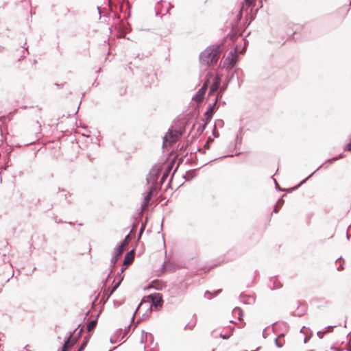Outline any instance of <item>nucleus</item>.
Instances as JSON below:
<instances>
[{
  "mask_svg": "<svg viewBox=\"0 0 351 351\" xmlns=\"http://www.w3.org/2000/svg\"><path fill=\"white\" fill-rule=\"evenodd\" d=\"M221 47L219 45H213L207 47L200 54V62L206 66L215 64L221 55Z\"/></svg>",
  "mask_w": 351,
  "mask_h": 351,
  "instance_id": "f257e3e1",
  "label": "nucleus"
},
{
  "mask_svg": "<svg viewBox=\"0 0 351 351\" xmlns=\"http://www.w3.org/2000/svg\"><path fill=\"white\" fill-rule=\"evenodd\" d=\"M162 302V297L159 293L150 295L141 302L137 308V313L146 310L148 313H151L152 306H154L156 308L160 307Z\"/></svg>",
  "mask_w": 351,
  "mask_h": 351,
  "instance_id": "f03ea898",
  "label": "nucleus"
},
{
  "mask_svg": "<svg viewBox=\"0 0 351 351\" xmlns=\"http://www.w3.org/2000/svg\"><path fill=\"white\" fill-rule=\"evenodd\" d=\"M182 133L177 130H170L164 137L163 145L170 146L172 143L176 142L181 136Z\"/></svg>",
  "mask_w": 351,
  "mask_h": 351,
  "instance_id": "7ed1b4c3",
  "label": "nucleus"
},
{
  "mask_svg": "<svg viewBox=\"0 0 351 351\" xmlns=\"http://www.w3.org/2000/svg\"><path fill=\"white\" fill-rule=\"evenodd\" d=\"M123 279V276H121V274L119 275V276L116 277L114 282L115 280H117L116 284L114 285V287L111 289H105L103 293L102 298H105L106 300H108L109 297L114 293V291L117 289V287L120 285L121 281Z\"/></svg>",
  "mask_w": 351,
  "mask_h": 351,
  "instance_id": "20e7f679",
  "label": "nucleus"
},
{
  "mask_svg": "<svg viewBox=\"0 0 351 351\" xmlns=\"http://www.w3.org/2000/svg\"><path fill=\"white\" fill-rule=\"evenodd\" d=\"M123 279V276H121V274L119 275V276L116 277L114 282L115 280H117L116 284L114 285V287L111 289H105L103 293L102 298H105L106 300H108L109 297L114 293V291L117 289V287L120 285L121 281Z\"/></svg>",
  "mask_w": 351,
  "mask_h": 351,
  "instance_id": "39448f33",
  "label": "nucleus"
},
{
  "mask_svg": "<svg viewBox=\"0 0 351 351\" xmlns=\"http://www.w3.org/2000/svg\"><path fill=\"white\" fill-rule=\"evenodd\" d=\"M209 84V79H208L202 86V87L197 91L195 96L193 97V100L197 103H201L204 97V95L208 88Z\"/></svg>",
  "mask_w": 351,
  "mask_h": 351,
  "instance_id": "423d86ee",
  "label": "nucleus"
},
{
  "mask_svg": "<svg viewBox=\"0 0 351 351\" xmlns=\"http://www.w3.org/2000/svg\"><path fill=\"white\" fill-rule=\"evenodd\" d=\"M217 97H215L213 104L209 106L208 110L204 113V117L205 124H207L210 121L213 114H214L215 108L217 105Z\"/></svg>",
  "mask_w": 351,
  "mask_h": 351,
  "instance_id": "0eeeda50",
  "label": "nucleus"
},
{
  "mask_svg": "<svg viewBox=\"0 0 351 351\" xmlns=\"http://www.w3.org/2000/svg\"><path fill=\"white\" fill-rule=\"evenodd\" d=\"M221 83V79L219 75H217L215 77V81L213 83L210 91L208 93V96L210 97L211 95H213L214 93H215L217 89L219 88V86Z\"/></svg>",
  "mask_w": 351,
  "mask_h": 351,
  "instance_id": "6e6552de",
  "label": "nucleus"
},
{
  "mask_svg": "<svg viewBox=\"0 0 351 351\" xmlns=\"http://www.w3.org/2000/svg\"><path fill=\"white\" fill-rule=\"evenodd\" d=\"M134 258V251L132 250L126 254L124 261H123V265L127 267L129 265H130Z\"/></svg>",
  "mask_w": 351,
  "mask_h": 351,
  "instance_id": "1a4fd4ad",
  "label": "nucleus"
},
{
  "mask_svg": "<svg viewBox=\"0 0 351 351\" xmlns=\"http://www.w3.org/2000/svg\"><path fill=\"white\" fill-rule=\"evenodd\" d=\"M75 343V341L73 339H71V337H70L68 340L64 343L62 351H66L70 347H71L74 343Z\"/></svg>",
  "mask_w": 351,
  "mask_h": 351,
  "instance_id": "9d476101",
  "label": "nucleus"
},
{
  "mask_svg": "<svg viewBox=\"0 0 351 351\" xmlns=\"http://www.w3.org/2000/svg\"><path fill=\"white\" fill-rule=\"evenodd\" d=\"M124 249H125V247L121 245H120L118 247V249L117 250V252H116V256L114 258V263H116L119 257H120L122 255V254L124 251Z\"/></svg>",
  "mask_w": 351,
  "mask_h": 351,
  "instance_id": "9b49d317",
  "label": "nucleus"
},
{
  "mask_svg": "<svg viewBox=\"0 0 351 351\" xmlns=\"http://www.w3.org/2000/svg\"><path fill=\"white\" fill-rule=\"evenodd\" d=\"M96 325H97L96 319L90 321L87 326L88 331V332L92 331L95 328Z\"/></svg>",
  "mask_w": 351,
  "mask_h": 351,
  "instance_id": "f8f14e48",
  "label": "nucleus"
},
{
  "mask_svg": "<svg viewBox=\"0 0 351 351\" xmlns=\"http://www.w3.org/2000/svg\"><path fill=\"white\" fill-rule=\"evenodd\" d=\"M283 341H284V335H280L276 339V344L278 348H281L283 346Z\"/></svg>",
  "mask_w": 351,
  "mask_h": 351,
  "instance_id": "ddd939ff",
  "label": "nucleus"
},
{
  "mask_svg": "<svg viewBox=\"0 0 351 351\" xmlns=\"http://www.w3.org/2000/svg\"><path fill=\"white\" fill-rule=\"evenodd\" d=\"M233 313L234 315H238V317H239V320L241 321L243 319V318H242V317H243V312H242L241 308H234L233 310Z\"/></svg>",
  "mask_w": 351,
  "mask_h": 351,
  "instance_id": "4468645a",
  "label": "nucleus"
},
{
  "mask_svg": "<svg viewBox=\"0 0 351 351\" xmlns=\"http://www.w3.org/2000/svg\"><path fill=\"white\" fill-rule=\"evenodd\" d=\"M255 1L256 0H245V4L243 5L242 9H243L245 6H254V3Z\"/></svg>",
  "mask_w": 351,
  "mask_h": 351,
  "instance_id": "2eb2a0df",
  "label": "nucleus"
},
{
  "mask_svg": "<svg viewBox=\"0 0 351 351\" xmlns=\"http://www.w3.org/2000/svg\"><path fill=\"white\" fill-rule=\"evenodd\" d=\"M128 242H129V236H127L126 238L123 241V243L121 244V245L125 247L128 244Z\"/></svg>",
  "mask_w": 351,
  "mask_h": 351,
  "instance_id": "dca6fc26",
  "label": "nucleus"
},
{
  "mask_svg": "<svg viewBox=\"0 0 351 351\" xmlns=\"http://www.w3.org/2000/svg\"><path fill=\"white\" fill-rule=\"evenodd\" d=\"M151 196H152V191H150L145 197V200L146 202H149V201L151 199Z\"/></svg>",
  "mask_w": 351,
  "mask_h": 351,
  "instance_id": "f3484780",
  "label": "nucleus"
},
{
  "mask_svg": "<svg viewBox=\"0 0 351 351\" xmlns=\"http://www.w3.org/2000/svg\"><path fill=\"white\" fill-rule=\"evenodd\" d=\"M220 336H221V337H222L223 339H228V338H229L230 335H227V336H226V335H221Z\"/></svg>",
  "mask_w": 351,
  "mask_h": 351,
  "instance_id": "a211bd4d",
  "label": "nucleus"
},
{
  "mask_svg": "<svg viewBox=\"0 0 351 351\" xmlns=\"http://www.w3.org/2000/svg\"><path fill=\"white\" fill-rule=\"evenodd\" d=\"M145 313L147 314V315L150 314V313H148V312H147L146 310H145ZM143 312H144V311H141V313H143ZM139 313H141V312ZM143 315H145V313H143Z\"/></svg>",
  "mask_w": 351,
  "mask_h": 351,
  "instance_id": "6ab92c4d",
  "label": "nucleus"
},
{
  "mask_svg": "<svg viewBox=\"0 0 351 351\" xmlns=\"http://www.w3.org/2000/svg\"><path fill=\"white\" fill-rule=\"evenodd\" d=\"M341 156H339V157H338V158H332V160H330L329 161H330V160H337L338 158H341Z\"/></svg>",
  "mask_w": 351,
  "mask_h": 351,
  "instance_id": "aec40b11",
  "label": "nucleus"
},
{
  "mask_svg": "<svg viewBox=\"0 0 351 351\" xmlns=\"http://www.w3.org/2000/svg\"><path fill=\"white\" fill-rule=\"evenodd\" d=\"M207 76H208V77H212V76H213V75H212V74H210V73H209V74H208V75H207Z\"/></svg>",
  "mask_w": 351,
  "mask_h": 351,
  "instance_id": "412c9836",
  "label": "nucleus"
},
{
  "mask_svg": "<svg viewBox=\"0 0 351 351\" xmlns=\"http://www.w3.org/2000/svg\"><path fill=\"white\" fill-rule=\"evenodd\" d=\"M125 269V267H123L121 269V274L123 272V271Z\"/></svg>",
  "mask_w": 351,
  "mask_h": 351,
  "instance_id": "4be33fe9",
  "label": "nucleus"
}]
</instances>
